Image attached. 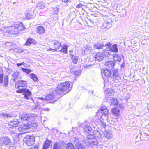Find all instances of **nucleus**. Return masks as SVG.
I'll return each instance as SVG.
<instances>
[{
  "label": "nucleus",
  "instance_id": "1",
  "mask_svg": "<svg viewBox=\"0 0 149 149\" xmlns=\"http://www.w3.org/2000/svg\"><path fill=\"white\" fill-rule=\"evenodd\" d=\"M37 117V116L34 113L26 114L21 116V119L23 122L28 121V123L22 125L17 128L19 132H23L25 131L26 129L33 127H37V124L36 123L32 122V121L35 120Z\"/></svg>",
  "mask_w": 149,
  "mask_h": 149
},
{
  "label": "nucleus",
  "instance_id": "2",
  "mask_svg": "<svg viewBox=\"0 0 149 149\" xmlns=\"http://www.w3.org/2000/svg\"><path fill=\"white\" fill-rule=\"evenodd\" d=\"M70 85L68 81L60 83L58 85L56 90L53 89V93H56L58 95H61L64 92L68 90Z\"/></svg>",
  "mask_w": 149,
  "mask_h": 149
},
{
  "label": "nucleus",
  "instance_id": "3",
  "mask_svg": "<svg viewBox=\"0 0 149 149\" xmlns=\"http://www.w3.org/2000/svg\"><path fill=\"white\" fill-rule=\"evenodd\" d=\"M105 46L106 47V53H108L109 55H111L112 52L117 53L118 52L117 44H114L112 45L110 42H108L105 44Z\"/></svg>",
  "mask_w": 149,
  "mask_h": 149
},
{
  "label": "nucleus",
  "instance_id": "4",
  "mask_svg": "<svg viewBox=\"0 0 149 149\" xmlns=\"http://www.w3.org/2000/svg\"><path fill=\"white\" fill-rule=\"evenodd\" d=\"M98 122L99 123L98 126L97 127L98 129L97 130V134H99L102 136L103 135V132L104 131L106 125L105 123L103 122L100 119L98 118Z\"/></svg>",
  "mask_w": 149,
  "mask_h": 149
},
{
  "label": "nucleus",
  "instance_id": "5",
  "mask_svg": "<svg viewBox=\"0 0 149 149\" xmlns=\"http://www.w3.org/2000/svg\"><path fill=\"white\" fill-rule=\"evenodd\" d=\"M53 89L50 91L51 94L47 95L45 97V99L46 101L52 100L53 101H56L60 97L59 95L56 93H53Z\"/></svg>",
  "mask_w": 149,
  "mask_h": 149
},
{
  "label": "nucleus",
  "instance_id": "6",
  "mask_svg": "<svg viewBox=\"0 0 149 149\" xmlns=\"http://www.w3.org/2000/svg\"><path fill=\"white\" fill-rule=\"evenodd\" d=\"M15 28L9 27L8 29L6 30L4 32L2 30H0V33H2V35L5 36H10L11 34H15L16 33V31H14Z\"/></svg>",
  "mask_w": 149,
  "mask_h": 149
},
{
  "label": "nucleus",
  "instance_id": "7",
  "mask_svg": "<svg viewBox=\"0 0 149 149\" xmlns=\"http://www.w3.org/2000/svg\"><path fill=\"white\" fill-rule=\"evenodd\" d=\"M24 141L28 146L33 145L34 143V137L33 136L27 135L24 138Z\"/></svg>",
  "mask_w": 149,
  "mask_h": 149
},
{
  "label": "nucleus",
  "instance_id": "8",
  "mask_svg": "<svg viewBox=\"0 0 149 149\" xmlns=\"http://www.w3.org/2000/svg\"><path fill=\"white\" fill-rule=\"evenodd\" d=\"M0 143L7 147L10 146L11 144V140L8 137H2L0 138Z\"/></svg>",
  "mask_w": 149,
  "mask_h": 149
},
{
  "label": "nucleus",
  "instance_id": "9",
  "mask_svg": "<svg viewBox=\"0 0 149 149\" xmlns=\"http://www.w3.org/2000/svg\"><path fill=\"white\" fill-rule=\"evenodd\" d=\"M10 27H13L15 28V30L16 31V33L17 32L16 30H18L19 31H22L25 28L23 26V24L19 22H16L15 23H14V24H13V25Z\"/></svg>",
  "mask_w": 149,
  "mask_h": 149
},
{
  "label": "nucleus",
  "instance_id": "10",
  "mask_svg": "<svg viewBox=\"0 0 149 149\" xmlns=\"http://www.w3.org/2000/svg\"><path fill=\"white\" fill-rule=\"evenodd\" d=\"M84 131L88 133L89 134L91 135H88L87 139H90V137L92 139L93 137V135L94 134L93 130L90 126H86L84 128Z\"/></svg>",
  "mask_w": 149,
  "mask_h": 149
},
{
  "label": "nucleus",
  "instance_id": "11",
  "mask_svg": "<svg viewBox=\"0 0 149 149\" xmlns=\"http://www.w3.org/2000/svg\"><path fill=\"white\" fill-rule=\"evenodd\" d=\"M106 54L102 52L97 53L95 56V61L98 62L102 61L104 58L105 54Z\"/></svg>",
  "mask_w": 149,
  "mask_h": 149
},
{
  "label": "nucleus",
  "instance_id": "12",
  "mask_svg": "<svg viewBox=\"0 0 149 149\" xmlns=\"http://www.w3.org/2000/svg\"><path fill=\"white\" fill-rule=\"evenodd\" d=\"M100 113L102 115L106 116L108 114V111L106 107H101L98 111V113H97V115L96 116V117L98 116L99 114Z\"/></svg>",
  "mask_w": 149,
  "mask_h": 149
},
{
  "label": "nucleus",
  "instance_id": "13",
  "mask_svg": "<svg viewBox=\"0 0 149 149\" xmlns=\"http://www.w3.org/2000/svg\"><path fill=\"white\" fill-rule=\"evenodd\" d=\"M112 22L111 19L109 18H107L104 23V27L108 29L111 28L112 26L111 24Z\"/></svg>",
  "mask_w": 149,
  "mask_h": 149
},
{
  "label": "nucleus",
  "instance_id": "14",
  "mask_svg": "<svg viewBox=\"0 0 149 149\" xmlns=\"http://www.w3.org/2000/svg\"><path fill=\"white\" fill-rule=\"evenodd\" d=\"M65 142L60 143L56 142L55 143L53 146V149H63L64 147V145H66Z\"/></svg>",
  "mask_w": 149,
  "mask_h": 149
},
{
  "label": "nucleus",
  "instance_id": "15",
  "mask_svg": "<svg viewBox=\"0 0 149 149\" xmlns=\"http://www.w3.org/2000/svg\"><path fill=\"white\" fill-rule=\"evenodd\" d=\"M103 134H104L105 137L109 139L112 138L113 137L112 132L109 130H104Z\"/></svg>",
  "mask_w": 149,
  "mask_h": 149
},
{
  "label": "nucleus",
  "instance_id": "16",
  "mask_svg": "<svg viewBox=\"0 0 149 149\" xmlns=\"http://www.w3.org/2000/svg\"><path fill=\"white\" fill-rule=\"evenodd\" d=\"M19 123V122L15 119L13 121H10L8 123V127L10 128H13L17 126V125Z\"/></svg>",
  "mask_w": 149,
  "mask_h": 149
},
{
  "label": "nucleus",
  "instance_id": "17",
  "mask_svg": "<svg viewBox=\"0 0 149 149\" xmlns=\"http://www.w3.org/2000/svg\"><path fill=\"white\" fill-rule=\"evenodd\" d=\"M92 49V48L89 45H86L82 48V51L84 53L86 54L91 52Z\"/></svg>",
  "mask_w": 149,
  "mask_h": 149
},
{
  "label": "nucleus",
  "instance_id": "18",
  "mask_svg": "<svg viewBox=\"0 0 149 149\" xmlns=\"http://www.w3.org/2000/svg\"><path fill=\"white\" fill-rule=\"evenodd\" d=\"M105 45L104 42H99L94 45V47L96 49H101Z\"/></svg>",
  "mask_w": 149,
  "mask_h": 149
},
{
  "label": "nucleus",
  "instance_id": "19",
  "mask_svg": "<svg viewBox=\"0 0 149 149\" xmlns=\"http://www.w3.org/2000/svg\"><path fill=\"white\" fill-rule=\"evenodd\" d=\"M52 43L54 45L55 49H58L61 47V43L58 40H53L52 41Z\"/></svg>",
  "mask_w": 149,
  "mask_h": 149
},
{
  "label": "nucleus",
  "instance_id": "20",
  "mask_svg": "<svg viewBox=\"0 0 149 149\" xmlns=\"http://www.w3.org/2000/svg\"><path fill=\"white\" fill-rule=\"evenodd\" d=\"M102 71L104 74L107 77H110L112 74V72L109 69L103 70Z\"/></svg>",
  "mask_w": 149,
  "mask_h": 149
},
{
  "label": "nucleus",
  "instance_id": "21",
  "mask_svg": "<svg viewBox=\"0 0 149 149\" xmlns=\"http://www.w3.org/2000/svg\"><path fill=\"white\" fill-rule=\"evenodd\" d=\"M37 42L33 39L29 38L25 45L27 46H29L31 44H36Z\"/></svg>",
  "mask_w": 149,
  "mask_h": 149
},
{
  "label": "nucleus",
  "instance_id": "22",
  "mask_svg": "<svg viewBox=\"0 0 149 149\" xmlns=\"http://www.w3.org/2000/svg\"><path fill=\"white\" fill-rule=\"evenodd\" d=\"M114 92L113 90L110 88H108L105 91V94L107 96H112V95H113Z\"/></svg>",
  "mask_w": 149,
  "mask_h": 149
},
{
  "label": "nucleus",
  "instance_id": "23",
  "mask_svg": "<svg viewBox=\"0 0 149 149\" xmlns=\"http://www.w3.org/2000/svg\"><path fill=\"white\" fill-rule=\"evenodd\" d=\"M51 145V141L49 140H47L44 143L43 149H47L49 147H50Z\"/></svg>",
  "mask_w": 149,
  "mask_h": 149
},
{
  "label": "nucleus",
  "instance_id": "24",
  "mask_svg": "<svg viewBox=\"0 0 149 149\" xmlns=\"http://www.w3.org/2000/svg\"><path fill=\"white\" fill-rule=\"evenodd\" d=\"M112 112L113 115L115 116V118H117L119 114V110L116 108H113L112 109Z\"/></svg>",
  "mask_w": 149,
  "mask_h": 149
},
{
  "label": "nucleus",
  "instance_id": "25",
  "mask_svg": "<svg viewBox=\"0 0 149 149\" xmlns=\"http://www.w3.org/2000/svg\"><path fill=\"white\" fill-rule=\"evenodd\" d=\"M115 65L114 62L111 61H108L105 63V65L106 67L109 68H113Z\"/></svg>",
  "mask_w": 149,
  "mask_h": 149
},
{
  "label": "nucleus",
  "instance_id": "26",
  "mask_svg": "<svg viewBox=\"0 0 149 149\" xmlns=\"http://www.w3.org/2000/svg\"><path fill=\"white\" fill-rule=\"evenodd\" d=\"M37 32L40 34H42L45 32V30L44 28L41 26H40L37 27Z\"/></svg>",
  "mask_w": 149,
  "mask_h": 149
},
{
  "label": "nucleus",
  "instance_id": "27",
  "mask_svg": "<svg viewBox=\"0 0 149 149\" xmlns=\"http://www.w3.org/2000/svg\"><path fill=\"white\" fill-rule=\"evenodd\" d=\"M76 149H86V147L80 143L77 142L75 144Z\"/></svg>",
  "mask_w": 149,
  "mask_h": 149
},
{
  "label": "nucleus",
  "instance_id": "28",
  "mask_svg": "<svg viewBox=\"0 0 149 149\" xmlns=\"http://www.w3.org/2000/svg\"><path fill=\"white\" fill-rule=\"evenodd\" d=\"M19 85L17 86V87H23L25 86L26 85V82L25 81L23 80H20L18 81Z\"/></svg>",
  "mask_w": 149,
  "mask_h": 149
},
{
  "label": "nucleus",
  "instance_id": "29",
  "mask_svg": "<svg viewBox=\"0 0 149 149\" xmlns=\"http://www.w3.org/2000/svg\"><path fill=\"white\" fill-rule=\"evenodd\" d=\"M71 58L74 63L76 64L78 61V56L74 55L70 56Z\"/></svg>",
  "mask_w": 149,
  "mask_h": 149
},
{
  "label": "nucleus",
  "instance_id": "30",
  "mask_svg": "<svg viewBox=\"0 0 149 149\" xmlns=\"http://www.w3.org/2000/svg\"><path fill=\"white\" fill-rule=\"evenodd\" d=\"M20 74V72L17 71H15L12 74L13 79V78L14 81H15L17 78L18 77Z\"/></svg>",
  "mask_w": 149,
  "mask_h": 149
},
{
  "label": "nucleus",
  "instance_id": "31",
  "mask_svg": "<svg viewBox=\"0 0 149 149\" xmlns=\"http://www.w3.org/2000/svg\"><path fill=\"white\" fill-rule=\"evenodd\" d=\"M112 73L113 79L114 80L117 79L118 77V71L115 70L113 71Z\"/></svg>",
  "mask_w": 149,
  "mask_h": 149
},
{
  "label": "nucleus",
  "instance_id": "32",
  "mask_svg": "<svg viewBox=\"0 0 149 149\" xmlns=\"http://www.w3.org/2000/svg\"><path fill=\"white\" fill-rule=\"evenodd\" d=\"M30 77L34 81H37L38 80V79L36 76V75L34 74L31 73L29 74Z\"/></svg>",
  "mask_w": 149,
  "mask_h": 149
},
{
  "label": "nucleus",
  "instance_id": "33",
  "mask_svg": "<svg viewBox=\"0 0 149 149\" xmlns=\"http://www.w3.org/2000/svg\"><path fill=\"white\" fill-rule=\"evenodd\" d=\"M8 76H6L4 79V84H3V86L5 87L7 86L8 85Z\"/></svg>",
  "mask_w": 149,
  "mask_h": 149
},
{
  "label": "nucleus",
  "instance_id": "34",
  "mask_svg": "<svg viewBox=\"0 0 149 149\" xmlns=\"http://www.w3.org/2000/svg\"><path fill=\"white\" fill-rule=\"evenodd\" d=\"M118 104V102L117 100L114 98H113L111 100L110 105L111 106H116Z\"/></svg>",
  "mask_w": 149,
  "mask_h": 149
},
{
  "label": "nucleus",
  "instance_id": "35",
  "mask_svg": "<svg viewBox=\"0 0 149 149\" xmlns=\"http://www.w3.org/2000/svg\"><path fill=\"white\" fill-rule=\"evenodd\" d=\"M113 58L114 61L118 62L120 61L121 59V58L120 56L118 54L115 56L113 57Z\"/></svg>",
  "mask_w": 149,
  "mask_h": 149
},
{
  "label": "nucleus",
  "instance_id": "36",
  "mask_svg": "<svg viewBox=\"0 0 149 149\" xmlns=\"http://www.w3.org/2000/svg\"><path fill=\"white\" fill-rule=\"evenodd\" d=\"M24 92L23 94L24 95H28L29 96H31V93L29 90L26 89H24Z\"/></svg>",
  "mask_w": 149,
  "mask_h": 149
},
{
  "label": "nucleus",
  "instance_id": "37",
  "mask_svg": "<svg viewBox=\"0 0 149 149\" xmlns=\"http://www.w3.org/2000/svg\"><path fill=\"white\" fill-rule=\"evenodd\" d=\"M62 48L60 50L63 53L66 54L67 52V45H64V46H62Z\"/></svg>",
  "mask_w": 149,
  "mask_h": 149
},
{
  "label": "nucleus",
  "instance_id": "38",
  "mask_svg": "<svg viewBox=\"0 0 149 149\" xmlns=\"http://www.w3.org/2000/svg\"><path fill=\"white\" fill-rule=\"evenodd\" d=\"M37 7H38L40 9H42L45 8V5L43 3L40 2L38 3Z\"/></svg>",
  "mask_w": 149,
  "mask_h": 149
},
{
  "label": "nucleus",
  "instance_id": "39",
  "mask_svg": "<svg viewBox=\"0 0 149 149\" xmlns=\"http://www.w3.org/2000/svg\"><path fill=\"white\" fill-rule=\"evenodd\" d=\"M21 70L27 74H29L31 72V70L23 68H21Z\"/></svg>",
  "mask_w": 149,
  "mask_h": 149
},
{
  "label": "nucleus",
  "instance_id": "40",
  "mask_svg": "<svg viewBox=\"0 0 149 149\" xmlns=\"http://www.w3.org/2000/svg\"><path fill=\"white\" fill-rule=\"evenodd\" d=\"M67 149H75L72 143H69L67 146Z\"/></svg>",
  "mask_w": 149,
  "mask_h": 149
},
{
  "label": "nucleus",
  "instance_id": "41",
  "mask_svg": "<svg viewBox=\"0 0 149 149\" xmlns=\"http://www.w3.org/2000/svg\"><path fill=\"white\" fill-rule=\"evenodd\" d=\"M59 10V9L58 8H53L52 9V11L54 14L55 15H57L58 12Z\"/></svg>",
  "mask_w": 149,
  "mask_h": 149
},
{
  "label": "nucleus",
  "instance_id": "42",
  "mask_svg": "<svg viewBox=\"0 0 149 149\" xmlns=\"http://www.w3.org/2000/svg\"><path fill=\"white\" fill-rule=\"evenodd\" d=\"M34 17V15L30 13H28L26 15V17L29 19H31L33 18Z\"/></svg>",
  "mask_w": 149,
  "mask_h": 149
},
{
  "label": "nucleus",
  "instance_id": "43",
  "mask_svg": "<svg viewBox=\"0 0 149 149\" xmlns=\"http://www.w3.org/2000/svg\"><path fill=\"white\" fill-rule=\"evenodd\" d=\"M13 43L11 42H7L5 43V45L7 47H9L12 46Z\"/></svg>",
  "mask_w": 149,
  "mask_h": 149
},
{
  "label": "nucleus",
  "instance_id": "44",
  "mask_svg": "<svg viewBox=\"0 0 149 149\" xmlns=\"http://www.w3.org/2000/svg\"><path fill=\"white\" fill-rule=\"evenodd\" d=\"M3 74H0V83H2L3 82Z\"/></svg>",
  "mask_w": 149,
  "mask_h": 149
},
{
  "label": "nucleus",
  "instance_id": "45",
  "mask_svg": "<svg viewBox=\"0 0 149 149\" xmlns=\"http://www.w3.org/2000/svg\"><path fill=\"white\" fill-rule=\"evenodd\" d=\"M24 89H19V90H17L16 91V92L17 93H23L24 92Z\"/></svg>",
  "mask_w": 149,
  "mask_h": 149
},
{
  "label": "nucleus",
  "instance_id": "46",
  "mask_svg": "<svg viewBox=\"0 0 149 149\" xmlns=\"http://www.w3.org/2000/svg\"><path fill=\"white\" fill-rule=\"evenodd\" d=\"M7 147H8L9 149H16V147L14 145L12 146L11 144L10 145V146Z\"/></svg>",
  "mask_w": 149,
  "mask_h": 149
},
{
  "label": "nucleus",
  "instance_id": "47",
  "mask_svg": "<svg viewBox=\"0 0 149 149\" xmlns=\"http://www.w3.org/2000/svg\"><path fill=\"white\" fill-rule=\"evenodd\" d=\"M2 116L3 117L6 116L7 117H11L12 116L9 114L7 113H3Z\"/></svg>",
  "mask_w": 149,
  "mask_h": 149
},
{
  "label": "nucleus",
  "instance_id": "48",
  "mask_svg": "<svg viewBox=\"0 0 149 149\" xmlns=\"http://www.w3.org/2000/svg\"><path fill=\"white\" fill-rule=\"evenodd\" d=\"M80 73L79 71H77L74 72V74L75 75H78Z\"/></svg>",
  "mask_w": 149,
  "mask_h": 149
},
{
  "label": "nucleus",
  "instance_id": "49",
  "mask_svg": "<svg viewBox=\"0 0 149 149\" xmlns=\"http://www.w3.org/2000/svg\"><path fill=\"white\" fill-rule=\"evenodd\" d=\"M82 5L81 4H78L76 6V8H79Z\"/></svg>",
  "mask_w": 149,
  "mask_h": 149
},
{
  "label": "nucleus",
  "instance_id": "50",
  "mask_svg": "<svg viewBox=\"0 0 149 149\" xmlns=\"http://www.w3.org/2000/svg\"><path fill=\"white\" fill-rule=\"evenodd\" d=\"M24 63V62H22V63H17V65L18 66H21L22 65H23Z\"/></svg>",
  "mask_w": 149,
  "mask_h": 149
},
{
  "label": "nucleus",
  "instance_id": "51",
  "mask_svg": "<svg viewBox=\"0 0 149 149\" xmlns=\"http://www.w3.org/2000/svg\"><path fill=\"white\" fill-rule=\"evenodd\" d=\"M24 95V97L26 99V100H28L29 99V97L27 96L28 95Z\"/></svg>",
  "mask_w": 149,
  "mask_h": 149
},
{
  "label": "nucleus",
  "instance_id": "52",
  "mask_svg": "<svg viewBox=\"0 0 149 149\" xmlns=\"http://www.w3.org/2000/svg\"><path fill=\"white\" fill-rule=\"evenodd\" d=\"M62 2L65 3L68 2L69 0H62Z\"/></svg>",
  "mask_w": 149,
  "mask_h": 149
},
{
  "label": "nucleus",
  "instance_id": "53",
  "mask_svg": "<svg viewBox=\"0 0 149 149\" xmlns=\"http://www.w3.org/2000/svg\"><path fill=\"white\" fill-rule=\"evenodd\" d=\"M18 85H19L18 81L17 82H16V84H15V87L16 88H19V87H17V86Z\"/></svg>",
  "mask_w": 149,
  "mask_h": 149
},
{
  "label": "nucleus",
  "instance_id": "54",
  "mask_svg": "<svg viewBox=\"0 0 149 149\" xmlns=\"http://www.w3.org/2000/svg\"><path fill=\"white\" fill-rule=\"evenodd\" d=\"M39 99H41L43 100H45V97H40V98H39Z\"/></svg>",
  "mask_w": 149,
  "mask_h": 149
},
{
  "label": "nucleus",
  "instance_id": "55",
  "mask_svg": "<svg viewBox=\"0 0 149 149\" xmlns=\"http://www.w3.org/2000/svg\"><path fill=\"white\" fill-rule=\"evenodd\" d=\"M33 149H38V146H35L33 148Z\"/></svg>",
  "mask_w": 149,
  "mask_h": 149
},
{
  "label": "nucleus",
  "instance_id": "56",
  "mask_svg": "<svg viewBox=\"0 0 149 149\" xmlns=\"http://www.w3.org/2000/svg\"><path fill=\"white\" fill-rule=\"evenodd\" d=\"M92 142L93 143L94 145L95 146L97 145V142H93V141H92Z\"/></svg>",
  "mask_w": 149,
  "mask_h": 149
},
{
  "label": "nucleus",
  "instance_id": "57",
  "mask_svg": "<svg viewBox=\"0 0 149 149\" xmlns=\"http://www.w3.org/2000/svg\"><path fill=\"white\" fill-rule=\"evenodd\" d=\"M44 110L47 111H48L50 110V109L48 108L44 109Z\"/></svg>",
  "mask_w": 149,
  "mask_h": 149
},
{
  "label": "nucleus",
  "instance_id": "58",
  "mask_svg": "<svg viewBox=\"0 0 149 149\" xmlns=\"http://www.w3.org/2000/svg\"><path fill=\"white\" fill-rule=\"evenodd\" d=\"M93 91L92 90L89 91V93L90 94L91 93V94H93Z\"/></svg>",
  "mask_w": 149,
  "mask_h": 149
},
{
  "label": "nucleus",
  "instance_id": "59",
  "mask_svg": "<svg viewBox=\"0 0 149 149\" xmlns=\"http://www.w3.org/2000/svg\"><path fill=\"white\" fill-rule=\"evenodd\" d=\"M23 51V50H21L20 51V50H19V51H16V52H17L18 53H21Z\"/></svg>",
  "mask_w": 149,
  "mask_h": 149
},
{
  "label": "nucleus",
  "instance_id": "60",
  "mask_svg": "<svg viewBox=\"0 0 149 149\" xmlns=\"http://www.w3.org/2000/svg\"><path fill=\"white\" fill-rule=\"evenodd\" d=\"M49 48V49H47V51H51V50H52V49H51V48Z\"/></svg>",
  "mask_w": 149,
  "mask_h": 149
},
{
  "label": "nucleus",
  "instance_id": "61",
  "mask_svg": "<svg viewBox=\"0 0 149 149\" xmlns=\"http://www.w3.org/2000/svg\"><path fill=\"white\" fill-rule=\"evenodd\" d=\"M74 139H75V141H76L77 140H78V139L76 138H74Z\"/></svg>",
  "mask_w": 149,
  "mask_h": 149
},
{
  "label": "nucleus",
  "instance_id": "62",
  "mask_svg": "<svg viewBox=\"0 0 149 149\" xmlns=\"http://www.w3.org/2000/svg\"><path fill=\"white\" fill-rule=\"evenodd\" d=\"M101 117H102V116H100V118L101 119Z\"/></svg>",
  "mask_w": 149,
  "mask_h": 149
},
{
  "label": "nucleus",
  "instance_id": "63",
  "mask_svg": "<svg viewBox=\"0 0 149 149\" xmlns=\"http://www.w3.org/2000/svg\"><path fill=\"white\" fill-rule=\"evenodd\" d=\"M15 3L14 2L13 3V4H15Z\"/></svg>",
  "mask_w": 149,
  "mask_h": 149
}]
</instances>
